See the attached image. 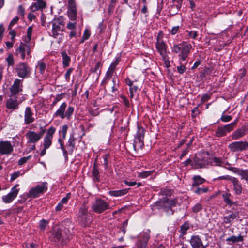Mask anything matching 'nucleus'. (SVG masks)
I'll list each match as a JSON object with an SVG mask.
<instances>
[{
	"instance_id": "nucleus-15",
	"label": "nucleus",
	"mask_w": 248,
	"mask_h": 248,
	"mask_svg": "<svg viewBox=\"0 0 248 248\" xmlns=\"http://www.w3.org/2000/svg\"><path fill=\"white\" fill-rule=\"evenodd\" d=\"M150 231L147 230L139 234V243L138 244V248H146L148 241L150 238Z\"/></svg>"
},
{
	"instance_id": "nucleus-53",
	"label": "nucleus",
	"mask_w": 248,
	"mask_h": 248,
	"mask_svg": "<svg viewBox=\"0 0 248 248\" xmlns=\"http://www.w3.org/2000/svg\"><path fill=\"white\" fill-rule=\"evenodd\" d=\"M73 70L74 69L73 68H70L66 71L65 74V78L67 81H69L70 79V76L71 73L73 72Z\"/></svg>"
},
{
	"instance_id": "nucleus-31",
	"label": "nucleus",
	"mask_w": 248,
	"mask_h": 248,
	"mask_svg": "<svg viewBox=\"0 0 248 248\" xmlns=\"http://www.w3.org/2000/svg\"><path fill=\"white\" fill-rule=\"evenodd\" d=\"M193 183L192 185L193 187L197 186L202 184L205 182V180L199 175H195L193 177Z\"/></svg>"
},
{
	"instance_id": "nucleus-8",
	"label": "nucleus",
	"mask_w": 248,
	"mask_h": 248,
	"mask_svg": "<svg viewBox=\"0 0 248 248\" xmlns=\"http://www.w3.org/2000/svg\"><path fill=\"white\" fill-rule=\"evenodd\" d=\"M47 190V183L43 182L30 189L28 193V196L33 198H37L41 194L46 192Z\"/></svg>"
},
{
	"instance_id": "nucleus-40",
	"label": "nucleus",
	"mask_w": 248,
	"mask_h": 248,
	"mask_svg": "<svg viewBox=\"0 0 248 248\" xmlns=\"http://www.w3.org/2000/svg\"><path fill=\"white\" fill-rule=\"evenodd\" d=\"M6 62L7 63L8 67L10 66H13L15 63L14 57L12 54H9L6 59Z\"/></svg>"
},
{
	"instance_id": "nucleus-4",
	"label": "nucleus",
	"mask_w": 248,
	"mask_h": 248,
	"mask_svg": "<svg viewBox=\"0 0 248 248\" xmlns=\"http://www.w3.org/2000/svg\"><path fill=\"white\" fill-rule=\"evenodd\" d=\"M192 49L191 44L186 41H182L179 44H174L171 46L173 53H179L178 56L180 61H186Z\"/></svg>"
},
{
	"instance_id": "nucleus-55",
	"label": "nucleus",
	"mask_w": 248,
	"mask_h": 248,
	"mask_svg": "<svg viewBox=\"0 0 248 248\" xmlns=\"http://www.w3.org/2000/svg\"><path fill=\"white\" fill-rule=\"evenodd\" d=\"M18 20H19V18L17 16H16L15 18H14L12 20V21L10 22V23L9 25V26H8V29H11L12 27L13 26V25H15V24H16Z\"/></svg>"
},
{
	"instance_id": "nucleus-6",
	"label": "nucleus",
	"mask_w": 248,
	"mask_h": 248,
	"mask_svg": "<svg viewBox=\"0 0 248 248\" xmlns=\"http://www.w3.org/2000/svg\"><path fill=\"white\" fill-rule=\"evenodd\" d=\"M56 132V128L53 126L50 127L46 131V133L43 139V149L40 152V155L44 156L46 154V150L50 148L52 143L53 135Z\"/></svg>"
},
{
	"instance_id": "nucleus-16",
	"label": "nucleus",
	"mask_w": 248,
	"mask_h": 248,
	"mask_svg": "<svg viewBox=\"0 0 248 248\" xmlns=\"http://www.w3.org/2000/svg\"><path fill=\"white\" fill-rule=\"evenodd\" d=\"M77 9L75 0H68V16L71 20H76L77 19Z\"/></svg>"
},
{
	"instance_id": "nucleus-10",
	"label": "nucleus",
	"mask_w": 248,
	"mask_h": 248,
	"mask_svg": "<svg viewBox=\"0 0 248 248\" xmlns=\"http://www.w3.org/2000/svg\"><path fill=\"white\" fill-rule=\"evenodd\" d=\"M16 71L18 76L22 78L29 77L31 75V68L25 63L20 62L16 66Z\"/></svg>"
},
{
	"instance_id": "nucleus-32",
	"label": "nucleus",
	"mask_w": 248,
	"mask_h": 248,
	"mask_svg": "<svg viewBox=\"0 0 248 248\" xmlns=\"http://www.w3.org/2000/svg\"><path fill=\"white\" fill-rule=\"evenodd\" d=\"M61 54L62 58V64L63 67H68L71 60L70 57L67 54L65 51L62 52Z\"/></svg>"
},
{
	"instance_id": "nucleus-9",
	"label": "nucleus",
	"mask_w": 248,
	"mask_h": 248,
	"mask_svg": "<svg viewBox=\"0 0 248 248\" xmlns=\"http://www.w3.org/2000/svg\"><path fill=\"white\" fill-rule=\"evenodd\" d=\"M109 208L108 203L102 199H96L92 204V209L96 213H102Z\"/></svg>"
},
{
	"instance_id": "nucleus-17",
	"label": "nucleus",
	"mask_w": 248,
	"mask_h": 248,
	"mask_svg": "<svg viewBox=\"0 0 248 248\" xmlns=\"http://www.w3.org/2000/svg\"><path fill=\"white\" fill-rule=\"evenodd\" d=\"M189 243L192 248H206L208 244L203 245L202 240L198 235L191 236Z\"/></svg>"
},
{
	"instance_id": "nucleus-25",
	"label": "nucleus",
	"mask_w": 248,
	"mask_h": 248,
	"mask_svg": "<svg viewBox=\"0 0 248 248\" xmlns=\"http://www.w3.org/2000/svg\"><path fill=\"white\" fill-rule=\"evenodd\" d=\"M231 182L233 184L235 194L236 195L241 194L242 191V187L240 181L236 178L233 177V179H232Z\"/></svg>"
},
{
	"instance_id": "nucleus-35",
	"label": "nucleus",
	"mask_w": 248,
	"mask_h": 248,
	"mask_svg": "<svg viewBox=\"0 0 248 248\" xmlns=\"http://www.w3.org/2000/svg\"><path fill=\"white\" fill-rule=\"evenodd\" d=\"M208 163L212 165L221 166L223 162L220 158L213 157L210 159Z\"/></svg>"
},
{
	"instance_id": "nucleus-3",
	"label": "nucleus",
	"mask_w": 248,
	"mask_h": 248,
	"mask_svg": "<svg viewBox=\"0 0 248 248\" xmlns=\"http://www.w3.org/2000/svg\"><path fill=\"white\" fill-rule=\"evenodd\" d=\"M72 236V232L69 228L58 229L55 227L53 230L52 240L55 243L64 245L69 241Z\"/></svg>"
},
{
	"instance_id": "nucleus-42",
	"label": "nucleus",
	"mask_w": 248,
	"mask_h": 248,
	"mask_svg": "<svg viewBox=\"0 0 248 248\" xmlns=\"http://www.w3.org/2000/svg\"><path fill=\"white\" fill-rule=\"evenodd\" d=\"M88 214V207L85 205L81 207L79 211L78 217H83V216L87 215Z\"/></svg>"
},
{
	"instance_id": "nucleus-38",
	"label": "nucleus",
	"mask_w": 248,
	"mask_h": 248,
	"mask_svg": "<svg viewBox=\"0 0 248 248\" xmlns=\"http://www.w3.org/2000/svg\"><path fill=\"white\" fill-rule=\"evenodd\" d=\"M93 180L97 182L99 181L100 176L99 172L98 169L94 166L93 170Z\"/></svg>"
},
{
	"instance_id": "nucleus-28",
	"label": "nucleus",
	"mask_w": 248,
	"mask_h": 248,
	"mask_svg": "<svg viewBox=\"0 0 248 248\" xmlns=\"http://www.w3.org/2000/svg\"><path fill=\"white\" fill-rule=\"evenodd\" d=\"M144 146L143 140L135 138L133 147L135 150H139Z\"/></svg>"
},
{
	"instance_id": "nucleus-43",
	"label": "nucleus",
	"mask_w": 248,
	"mask_h": 248,
	"mask_svg": "<svg viewBox=\"0 0 248 248\" xmlns=\"http://www.w3.org/2000/svg\"><path fill=\"white\" fill-rule=\"evenodd\" d=\"M239 174L241 176L242 179H244L247 181H248V170H241Z\"/></svg>"
},
{
	"instance_id": "nucleus-41",
	"label": "nucleus",
	"mask_w": 248,
	"mask_h": 248,
	"mask_svg": "<svg viewBox=\"0 0 248 248\" xmlns=\"http://www.w3.org/2000/svg\"><path fill=\"white\" fill-rule=\"evenodd\" d=\"M114 71V70H112L111 69H109V68L108 69V70L107 71L106 75H105V78L102 81L101 84H103L107 79L111 78V77L112 76V75L113 74Z\"/></svg>"
},
{
	"instance_id": "nucleus-51",
	"label": "nucleus",
	"mask_w": 248,
	"mask_h": 248,
	"mask_svg": "<svg viewBox=\"0 0 248 248\" xmlns=\"http://www.w3.org/2000/svg\"><path fill=\"white\" fill-rule=\"evenodd\" d=\"M102 157L104 159L103 165L105 168H107L108 166V160L109 158V155L106 154L102 156Z\"/></svg>"
},
{
	"instance_id": "nucleus-14",
	"label": "nucleus",
	"mask_w": 248,
	"mask_h": 248,
	"mask_svg": "<svg viewBox=\"0 0 248 248\" xmlns=\"http://www.w3.org/2000/svg\"><path fill=\"white\" fill-rule=\"evenodd\" d=\"M169 204V199L167 197H163L155 203V206L160 207V208L163 209L167 214L170 215L173 214V212Z\"/></svg>"
},
{
	"instance_id": "nucleus-18",
	"label": "nucleus",
	"mask_w": 248,
	"mask_h": 248,
	"mask_svg": "<svg viewBox=\"0 0 248 248\" xmlns=\"http://www.w3.org/2000/svg\"><path fill=\"white\" fill-rule=\"evenodd\" d=\"M13 151V146L10 141H0V154L9 155Z\"/></svg>"
},
{
	"instance_id": "nucleus-57",
	"label": "nucleus",
	"mask_w": 248,
	"mask_h": 248,
	"mask_svg": "<svg viewBox=\"0 0 248 248\" xmlns=\"http://www.w3.org/2000/svg\"><path fill=\"white\" fill-rule=\"evenodd\" d=\"M208 189L206 188L198 187L195 191V192L198 194H201L202 193H205L207 191Z\"/></svg>"
},
{
	"instance_id": "nucleus-63",
	"label": "nucleus",
	"mask_w": 248,
	"mask_h": 248,
	"mask_svg": "<svg viewBox=\"0 0 248 248\" xmlns=\"http://www.w3.org/2000/svg\"><path fill=\"white\" fill-rule=\"evenodd\" d=\"M118 63H119V61L118 60H116L115 61L111 63L110 65L109 66V68L114 70L116 66L118 65Z\"/></svg>"
},
{
	"instance_id": "nucleus-22",
	"label": "nucleus",
	"mask_w": 248,
	"mask_h": 248,
	"mask_svg": "<svg viewBox=\"0 0 248 248\" xmlns=\"http://www.w3.org/2000/svg\"><path fill=\"white\" fill-rule=\"evenodd\" d=\"M24 116V124H29L35 121V118L33 117V113L31 108L29 107L26 108Z\"/></svg>"
},
{
	"instance_id": "nucleus-50",
	"label": "nucleus",
	"mask_w": 248,
	"mask_h": 248,
	"mask_svg": "<svg viewBox=\"0 0 248 248\" xmlns=\"http://www.w3.org/2000/svg\"><path fill=\"white\" fill-rule=\"evenodd\" d=\"M48 224V222L45 220L42 219L40 221L39 228L41 230H44Z\"/></svg>"
},
{
	"instance_id": "nucleus-60",
	"label": "nucleus",
	"mask_w": 248,
	"mask_h": 248,
	"mask_svg": "<svg viewBox=\"0 0 248 248\" xmlns=\"http://www.w3.org/2000/svg\"><path fill=\"white\" fill-rule=\"evenodd\" d=\"M70 195H71L70 193H67L66 197L63 198L61 200L60 202H62L63 204L65 203H66L70 197Z\"/></svg>"
},
{
	"instance_id": "nucleus-23",
	"label": "nucleus",
	"mask_w": 248,
	"mask_h": 248,
	"mask_svg": "<svg viewBox=\"0 0 248 248\" xmlns=\"http://www.w3.org/2000/svg\"><path fill=\"white\" fill-rule=\"evenodd\" d=\"M36 2H33L29 6V9L31 12H34L39 10H43L45 8L46 4L44 0H36Z\"/></svg>"
},
{
	"instance_id": "nucleus-64",
	"label": "nucleus",
	"mask_w": 248,
	"mask_h": 248,
	"mask_svg": "<svg viewBox=\"0 0 248 248\" xmlns=\"http://www.w3.org/2000/svg\"><path fill=\"white\" fill-rule=\"evenodd\" d=\"M179 29V26H178L173 27L171 30L170 33L172 35H175L178 32Z\"/></svg>"
},
{
	"instance_id": "nucleus-34",
	"label": "nucleus",
	"mask_w": 248,
	"mask_h": 248,
	"mask_svg": "<svg viewBox=\"0 0 248 248\" xmlns=\"http://www.w3.org/2000/svg\"><path fill=\"white\" fill-rule=\"evenodd\" d=\"M145 130L143 127L138 126V130L135 138L144 140Z\"/></svg>"
},
{
	"instance_id": "nucleus-12",
	"label": "nucleus",
	"mask_w": 248,
	"mask_h": 248,
	"mask_svg": "<svg viewBox=\"0 0 248 248\" xmlns=\"http://www.w3.org/2000/svg\"><path fill=\"white\" fill-rule=\"evenodd\" d=\"M19 186L18 184H16L11 188V191L9 193L2 197L3 202L5 203H10L17 197L19 191V189L17 188V187Z\"/></svg>"
},
{
	"instance_id": "nucleus-48",
	"label": "nucleus",
	"mask_w": 248,
	"mask_h": 248,
	"mask_svg": "<svg viewBox=\"0 0 248 248\" xmlns=\"http://www.w3.org/2000/svg\"><path fill=\"white\" fill-rule=\"evenodd\" d=\"M31 157V155H29L28 156H26V157H22L21 158H20L18 162V164L20 166H21L23 164H24V163H25L26 162H27V161Z\"/></svg>"
},
{
	"instance_id": "nucleus-62",
	"label": "nucleus",
	"mask_w": 248,
	"mask_h": 248,
	"mask_svg": "<svg viewBox=\"0 0 248 248\" xmlns=\"http://www.w3.org/2000/svg\"><path fill=\"white\" fill-rule=\"evenodd\" d=\"M169 202L170 203L169 205H170L171 209L172 207L176 206L177 204V201L176 199H169Z\"/></svg>"
},
{
	"instance_id": "nucleus-27",
	"label": "nucleus",
	"mask_w": 248,
	"mask_h": 248,
	"mask_svg": "<svg viewBox=\"0 0 248 248\" xmlns=\"http://www.w3.org/2000/svg\"><path fill=\"white\" fill-rule=\"evenodd\" d=\"M244 240V237L243 235L239 234L238 236H236L234 235H232L228 238H227L226 240L228 244L229 245H232L234 243L238 242H242Z\"/></svg>"
},
{
	"instance_id": "nucleus-44",
	"label": "nucleus",
	"mask_w": 248,
	"mask_h": 248,
	"mask_svg": "<svg viewBox=\"0 0 248 248\" xmlns=\"http://www.w3.org/2000/svg\"><path fill=\"white\" fill-rule=\"evenodd\" d=\"M37 64V66L39 68L40 72L41 74H43L44 72L46 67V64L41 61H38Z\"/></svg>"
},
{
	"instance_id": "nucleus-24",
	"label": "nucleus",
	"mask_w": 248,
	"mask_h": 248,
	"mask_svg": "<svg viewBox=\"0 0 248 248\" xmlns=\"http://www.w3.org/2000/svg\"><path fill=\"white\" fill-rule=\"evenodd\" d=\"M22 102V100L18 101L16 99L10 98L6 103V108L12 110L17 109L19 108V105Z\"/></svg>"
},
{
	"instance_id": "nucleus-46",
	"label": "nucleus",
	"mask_w": 248,
	"mask_h": 248,
	"mask_svg": "<svg viewBox=\"0 0 248 248\" xmlns=\"http://www.w3.org/2000/svg\"><path fill=\"white\" fill-rule=\"evenodd\" d=\"M90 36V31L88 29H86L84 31L80 42L81 43H83L85 40H87L89 38Z\"/></svg>"
},
{
	"instance_id": "nucleus-19",
	"label": "nucleus",
	"mask_w": 248,
	"mask_h": 248,
	"mask_svg": "<svg viewBox=\"0 0 248 248\" xmlns=\"http://www.w3.org/2000/svg\"><path fill=\"white\" fill-rule=\"evenodd\" d=\"M233 124H229L223 126L218 127L215 132L216 136L217 137L225 136L227 133L233 130Z\"/></svg>"
},
{
	"instance_id": "nucleus-37",
	"label": "nucleus",
	"mask_w": 248,
	"mask_h": 248,
	"mask_svg": "<svg viewBox=\"0 0 248 248\" xmlns=\"http://www.w3.org/2000/svg\"><path fill=\"white\" fill-rule=\"evenodd\" d=\"M230 196L231 194L229 193H225L222 194V197L226 204L229 205H232V202L230 199Z\"/></svg>"
},
{
	"instance_id": "nucleus-49",
	"label": "nucleus",
	"mask_w": 248,
	"mask_h": 248,
	"mask_svg": "<svg viewBox=\"0 0 248 248\" xmlns=\"http://www.w3.org/2000/svg\"><path fill=\"white\" fill-rule=\"evenodd\" d=\"M202 205L200 203H197L192 208L193 212L196 213L202 209Z\"/></svg>"
},
{
	"instance_id": "nucleus-7",
	"label": "nucleus",
	"mask_w": 248,
	"mask_h": 248,
	"mask_svg": "<svg viewBox=\"0 0 248 248\" xmlns=\"http://www.w3.org/2000/svg\"><path fill=\"white\" fill-rule=\"evenodd\" d=\"M163 35L161 31H160L157 36L155 47L162 56L164 62H168V57L167 55V46L162 40Z\"/></svg>"
},
{
	"instance_id": "nucleus-1",
	"label": "nucleus",
	"mask_w": 248,
	"mask_h": 248,
	"mask_svg": "<svg viewBox=\"0 0 248 248\" xmlns=\"http://www.w3.org/2000/svg\"><path fill=\"white\" fill-rule=\"evenodd\" d=\"M33 31V28L30 26L27 30V35L23 37V42H21L19 46L16 50L17 54H19L22 59L26 58V54L30 58L31 49L32 46L30 44L31 39V35Z\"/></svg>"
},
{
	"instance_id": "nucleus-54",
	"label": "nucleus",
	"mask_w": 248,
	"mask_h": 248,
	"mask_svg": "<svg viewBox=\"0 0 248 248\" xmlns=\"http://www.w3.org/2000/svg\"><path fill=\"white\" fill-rule=\"evenodd\" d=\"M67 28L70 30H76V23L69 22L66 26Z\"/></svg>"
},
{
	"instance_id": "nucleus-47",
	"label": "nucleus",
	"mask_w": 248,
	"mask_h": 248,
	"mask_svg": "<svg viewBox=\"0 0 248 248\" xmlns=\"http://www.w3.org/2000/svg\"><path fill=\"white\" fill-rule=\"evenodd\" d=\"M23 173H21L19 171H17L11 174L10 181L12 182L17 178L19 176L22 175Z\"/></svg>"
},
{
	"instance_id": "nucleus-33",
	"label": "nucleus",
	"mask_w": 248,
	"mask_h": 248,
	"mask_svg": "<svg viewBox=\"0 0 248 248\" xmlns=\"http://www.w3.org/2000/svg\"><path fill=\"white\" fill-rule=\"evenodd\" d=\"M78 220L81 225L83 227L86 226L91 222L88 214L83 216V217H79Z\"/></svg>"
},
{
	"instance_id": "nucleus-20",
	"label": "nucleus",
	"mask_w": 248,
	"mask_h": 248,
	"mask_svg": "<svg viewBox=\"0 0 248 248\" xmlns=\"http://www.w3.org/2000/svg\"><path fill=\"white\" fill-rule=\"evenodd\" d=\"M228 148L232 152H240L245 150L244 141L233 142L228 145Z\"/></svg>"
},
{
	"instance_id": "nucleus-59",
	"label": "nucleus",
	"mask_w": 248,
	"mask_h": 248,
	"mask_svg": "<svg viewBox=\"0 0 248 248\" xmlns=\"http://www.w3.org/2000/svg\"><path fill=\"white\" fill-rule=\"evenodd\" d=\"M120 98L125 105V106L128 107L129 106V102L127 98L124 95H121Z\"/></svg>"
},
{
	"instance_id": "nucleus-29",
	"label": "nucleus",
	"mask_w": 248,
	"mask_h": 248,
	"mask_svg": "<svg viewBox=\"0 0 248 248\" xmlns=\"http://www.w3.org/2000/svg\"><path fill=\"white\" fill-rule=\"evenodd\" d=\"M75 140L76 139L74 138V136H70L68 140V142L66 144V146L68 150V152L71 154L73 152L74 149L75 148Z\"/></svg>"
},
{
	"instance_id": "nucleus-61",
	"label": "nucleus",
	"mask_w": 248,
	"mask_h": 248,
	"mask_svg": "<svg viewBox=\"0 0 248 248\" xmlns=\"http://www.w3.org/2000/svg\"><path fill=\"white\" fill-rule=\"evenodd\" d=\"M177 69L180 74H183L186 70V68L184 65H180L177 67Z\"/></svg>"
},
{
	"instance_id": "nucleus-2",
	"label": "nucleus",
	"mask_w": 248,
	"mask_h": 248,
	"mask_svg": "<svg viewBox=\"0 0 248 248\" xmlns=\"http://www.w3.org/2000/svg\"><path fill=\"white\" fill-rule=\"evenodd\" d=\"M51 30L49 32L50 36L61 41L64 37V22L62 16L54 18L50 23Z\"/></svg>"
},
{
	"instance_id": "nucleus-56",
	"label": "nucleus",
	"mask_w": 248,
	"mask_h": 248,
	"mask_svg": "<svg viewBox=\"0 0 248 248\" xmlns=\"http://www.w3.org/2000/svg\"><path fill=\"white\" fill-rule=\"evenodd\" d=\"M9 33L11 36V41H12L13 42H15V41H16L15 37L16 35V31L14 30L11 29Z\"/></svg>"
},
{
	"instance_id": "nucleus-39",
	"label": "nucleus",
	"mask_w": 248,
	"mask_h": 248,
	"mask_svg": "<svg viewBox=\"0 0 248 248\" xmlns=\"http://www.w3.org/2000/svg\"><path fill=\"white\" fill-rule=\"evenodd\" d=\"M189 224L187 222H185L184 224H183L180 229V232L182 235H184L186 233L187 231L189 229Z\"/></svg>"
},
{
	"instance_id": "nucleus-30",
	"label": "nucleus",
	"mask_w": 248,
	"mask_h": 248,
	"mask_svg": "<svg viewBox=\"0 0 248 248\" xmlns=\"http://www.w3.org/2000/svg\"><path fill=\"white\" fill-rule=\"evenodd\" d=\"M128 192L127 189H123L118 190L110 191L109 194L114 197L122 196L126 194Z\"/></svg>"
},
{
	"instance_id": "nucleus-13",
	"label": "nucleus",
	"mask_w": 248,
	"mask_h": 248,
	"mask_svg": "<svg viewBox=\"0 0 248 248\" xmlns=\"http://www.w3.org/2000/svg\"><path fill=\"white\" fill-rule=\"evenodd\" d=\"M239 217V213L238 212L228 211L225 212V214L222 217L223 223L232 224L234 219H237Z\"/></svg>"
},
{
	"instance_id": "nucleus-11",
	"label": "nucleus",
	"mask_w": 248,
	"mask_h": 248,
	"mask_svg": "<svg viewBox=\"0 0 248 248\" xmlns=\"http://www.w3.org/2000/svg\"><path fill=\"white\" fill-rule=\"evenodd\" d=\"M45 129L42 130L39 133H36L33 131H29L26 134V138L28 140V143H35L37 142L42 137Z\"/></svg>"
},
{
	"instance_id": "nucleus-58",
	"label": "nucleus",
	"mask_w": 248,
	"mask_h": 248,
	"mask_svg": "<svg viewBox=\"0 0 248 248\" xmlns=\"http://www.w3.org/2000/svg\"><path fill=\"white\" fill-rule=\"evenodd\" d=\"M233 177L230 176L229 175H224L218 177L217 179V180H228L232 181V179H233Z\"/></svg>"
},
{
	"instance_id": "nucleus-52",
	"label": "nucleus",
	"mask_w": 248,
	"mask_h": 248,
	"mask_svg": "<svg viewBox=\"0 0 248 248\" xmlns=\"http://www.w3.org/2000/svg\"><path fill=\"white\" fill-rule=\"evenodd\" d=\"M232 119V117L230 115H222L220 118V120L224 122H228Z\"/></svg>"
},
{
	"instance_id": "nucleus-36",
	"label": "nucleus",
	"mask_w": 248,
	"mask_h": 248,
	"mask_svg": "<svg viewBox=\"0 0 248 248\" xmlns=\"http://www.w3.org/2000/svg\"><path fill=\"white\" fill-rule=\"evenodd\" d=\"M154 170L145 171L138 174V177L140 178H146L153 174Z\"/></svg>"
},
{
	"instance_id": "nucleus-5",
	"label": "nucleus",
	"mask_w": 248,
	"mask_h": 248,
	"mask_svg": "<svg viewBox=\"0 0 248 248\" xmlns=\"http://www.w3.org/2000/svg\"><path fill=\"white\" fill-rule=\"evenodd\" d=\"M66 102H63L58 109L53 114V117H60L62 119L66 118L70 120L74 113V108L72 106H68Z\"/></svg>"
},
{
	"instance_id": "nucleus-26",
	"label": "nucleus",
	"mask_w": 248,
	"mask_h": 248,
	"mask_svg": "<svg viewBox=\"0 0 248 248\" xmlns=\"http://www.w3.org/2000/svg\"><path fill=\"white\" fill-rule=\"evenodd\" d=\"M246 135L245 127L237 129L232 134V138L233 140H238Z\"/></svg>"
},
{
	"instance_id": "nucleus-21",
	"label": "nucleus",
	"mask_w": 248,
	"mask_h": 248,
	"mask_svg": "<svg viewBox=\"0 0 248 248\" xmlns=\"http://www.w3.org/2000/svg\"><path fill=\"white\" fill-rule=\"evenodd\" d=\"M22 80L16 79L11 87L10 92L13 96L16 95L22 91Z\"/></svg>"
},
{
	"instance_id": "nucleus-45",
	"label": "nucleus",
	"mask_w": 248,
	"mask_h": 248,
	"mask_svg": "<svg viewBox=\"0 0 248 248\" xmlns=\"http://www.w3.org/2000/svg\"><path fill=\"white\" fill-rule=\"evenodd\" d=\"M189 38L196 39L198 36V32L195 31H186Z\"/></svg>"
}]
</instances>
